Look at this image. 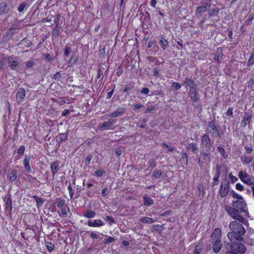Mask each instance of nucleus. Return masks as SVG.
Segmentation results:
<instances>
[{"instance_id":"f257e3e1","label":"nucleus","mask_w":254,"mask_h":254,"mask_svg":"<svg viewBox=\"0 0 254 254\" xmlns=\"http://www.w3.org/2000/svg\"><path fill=\"white\" fill-rule=\"evenodd\" d=\"M232 205L224 206L225 211L233 219L237 221L230 222L229 227L231 232L228 233L227 236L231 243H225L223 252L225 254H244L247 249L243 244L245 242L243 236L246 233V230L238 221L249 225L248 221L244 218L243 214L249 217L247 204L243 200H233Z\"/></svg>"},{"instance_id":"f03ea898","label":"nucleus","mask_w":254,"mask_h":254,"mask_svg":"<svg viewBox=\"0 0 254 254\" xmlns=\"http://www.w3.org/2000/svg\"><path fill=\"white\" fill-rule=\"evenodd\" d=\"M206 131L212 137H218L220 139L224 135L220 126L215 120L208 122Z\"/></svg>"},{"instance_id":"7ed1b4c3","label":"nucleus","mask_w":254,"mask_h":254,"mask_svg":"<svg viewBox=\"0 0 254 254\" xmlns=\"http://www.w3.org/2000/svg\"><path fill=\"white\" fill-rule=\"evenodd\" d=\"M212 143L209 135L203 134L201 137L200 151H211Z\"/></svg>"},{"instance_id":"20e7f679","label":"nucleus","mask_w":254,"mask_h":254,"mask_svg":"<svg viewBox=\"0 0 254 254\" xmlns=\"http://www.w3.org/2000/svg\"><path fill=\"white\" fill-rule=\"evenodd\" d=\"M230 192L229 182L226 179L222 181L219 191V194L221 198L227 196Z\"/></svg>"},{"instance_id":"39448f33","label":"nucleus","mask_w":254,"mask_h":254,"mask_svg":"<svg viewBox=\"0 0 254 254\" xmlns=\"http://www.w3.org/2000/svg\"><path fill=\"white\" fill-rule=\"evenodd\" d=\"M238 176L240 179L246 184L249 186L254 184V178L246 172L243 171L239 172Z\"/></svg>"},{"instance_id":"423d86ee","label":"nucleus","mask_w":254,"mask_h":254,"mask_svg":"<svg viewBox=\"0 0 254 254\" xmlns=\"http://www.w3.org/2000/svg\"><path fill=\"white\" fill-rule=\"evenodd\" d=\"M186 88L190 87V89H194L197 87L198 84L195 82V80L192 79L191 76L186 77L183 84Z\"/></svg>"},{"instance_id":"0eeeda50","label":"nucleus","mask_w":254,"mask_h":254,"mask_svg":"<svg viewBox=\"0 0 254 254\" xmlns=\"http://www.w3.org/2000/svg\"><path fill=\"white\" fill-rule=\"evenodd\" d=\"M189 96L192 102H197L199 101V92L197 91V87L194 89H190Z\"/></svg>"},{"instance_id":"6e6552de","label":"nucleus","mask_w":254,"mask_h":254,"mask_svg":"<svg viewBox=\"0 0 254 254\" xmlns=\"http://www.w3.org/2000/svg\"><path fill=\"white\" fill-rule=\"evenodd\" d=\"M252 115L249 112H245L243 119L241 123V126L245 127L247 125H250L252 122Z\"/></svg>"},{"instance_id":"1a4fd4ad","label":"nucleus","mask_w":254,"mask_h":254,"mask_svg":"<svg viewBox=\"0 0 254 254\" xmlns=\"http://www.w3.org/2000/svg\"><path fill=\"white\" fill-rule=\"evenodd\" d=\"M26 94V91L24 88H20L16 94V102L20 104L24 99Z\"/></svg>"},{"instance_id":"9d476101","label":"nucleus","mask_w":254,"mask_h":254,"mask_svg":"<svg viewBox=\"0 0 254 254\" xmlns=\"http://www.w3.org/2000/svg\"><path fill=\"white\" fill-rule=\"evenodd\" d=\"M114 120H109L108 121L105 122L103 124H100L98 126V129L100 130L107 129L114 126Z\"/></svg>"},{"instance_id":"9b49d317","label":"nucleus","mask_w":254,"mask_h":254,"mask_svg":"<svg viewBox=\"0 0 254 254\" xmlns=\"http://www.w3.org/2000/svg\"><path fill=\"white\" fill-rule=\"evenodd\" d=\"M16 58L13 56H9L7 58V62L12 70H16V67L19 65V63L15 60Z\"/></svg>"},{"instance_id":"f8f14e48","label":"nucleus","mask_w":254,"mask_h":254,"mask_svg":"<svg viewBox=\"0 0 254 254\" xmlns=\"http://www.w3.org/2000/svg\"><path fill=\"white\" fill-rule=\"evenodd\" d=\"M126 111L125 107L118 108L115 111L112 112L108 115L109 117L116 118L123 116Z\"/></svg>"},{"instance_id":"ddd939ff","label":"nucleus","mask_w":254,"mask_h":254,"mask_svg":"<svg viewBox=\"0 0 254 254\" xmlns=\"http://www.w3.org/2000/svg\"><path fill=\"white\" fill-rule=\"evenodd\" d=\"M221 230L220 228H215L211 234V238L213 241L221 240Z\"/></svg>"},{"instance_id":"4468645a","label":"nucleus","mask_w":254,"mask_h":254,"mask_svg":"<svg viewBox=\"0 0 254 254\" xmlns=\"http://www.w3.org/2000/svg\"><path fill=\"white\" fill-rule=\"evenodd\" d=\"M88 226L89 227H101L104 225V223L101 220H89L87 222Z\"/></svg>"},{"instance_id":"2eb2a0df","label":"nucleus","mask_w":254,"mask_h":254,"mask_svg":"<svg viewBox=\"0 0 254 254\" xmlns=\"http://www.w3.org/2000/svg\"><path fill=\"white\" fill-rule=\"evenodd\" d=\"M60 161H56L53 162L50 166V168L51 169V171L53 174V177L57 174L58 171L60 170L59 168Z\"/></svg>"},{"instance_id":"dca6fc26","label":"nucleus","mask_w":254,"mask_h":254,"mask_svg":"<svg viewBox=\"0 0 254 254\" xmlns=\"http://www.w3.org/2000/svg\"><path fill=\"white\" fill-rule=\"evenodd\" d=\"M213 242V251L215 253L217 254L220 252L222 248L221 240H214Z\"/></svg>"},{"instance_id":"f3484780","label":"nucleus","mask_w":254,"mask_h":254,"mask_svg":"<svg viewBox=\"0 0 254 254\" xmlns=\"http://www.w3.org/2000/svg\"><path fill=\"white\" fill-rule=\"evenodd\" d=\"M200 155L203 156V160L209 163L211 160V153L209 151H200Z\"/></svg>"},{"instance_id":"a211bd4d","label":"nucleus","mask_w":254,"mask_h":254,"mask_svg":"<svg viewBox=\"0 0 254 254\" xmlns=\"http://www.w3.org/2000/svg\"><path fill=\"white\" fill-rule=\"evenodd\" d=\"M143 204L145 206H149L153 204V200L147 194H145L143 196Z\"/></svg>"},{"instance_id":"6ab92c4d","label":"nucleus","mask_w":254,"mask_h":254,"mask_svg":"<svg viewBox=\"0 0 254 254\" xmlns=\"http://www.w3.org/2000/svg\"><path fill=\"white\" fill-rule=\"evenodd\" d=\"M30 159L31 157L30 155H26L23 160L24 168L25 169V171H27V172H30V166L29 164Z\"/></svg>"},{"instance_id":"aec40b11","label":"nucleus","mask_w":254,"mask_h":254,"mask_svg":"<svg viewBox=\"0 0 254 254\" xmlns=\"http://www.w3.org/2000/svg\"><path fill=\"white\" fill-rule=\"evenodd\" d=\"M105 70L104 67L99 66L97 69V78L100 79L99 82H102L104 77V71Z\"/></svg>"},{"instance_id":"412c9836","label":"nucleus","mask_w":254,"mask_h":254,"mask_svg":"<svg viewBox=\"0 0 254 254\" xmlns=\"http://www.w3.org/2000/svg\"><path fill=\"white\" fill-rule=\"evenodd\" d=\"M60 35V29L59 27H55L52 32V37L53 41L56 40L58 41V37Z\"/></svg>"},{"instance_id":"4be33fe9","label":"nucleus","mask_w":254,"mask_h":254,"mask_svg":"<svg viewBox=\"0 0 254 254\" xmlns=\"http://www.w3.org/2000/svg\"><path fill=\"white\" fill-rule=\"evenodd\" d=\"M159 43L164 51L166 50L169 46L168 41L163 37H161L159 39Z\"/></svg>"},{"instance_id":"5701e85b","label":"nucleus","mask_w":254,"mask_h":254,"mask_svg":"<svg viewBox=\"0 0 254 254\" xmlns=\"http://www.w3.org/2000/svg\"><path fill=\"white\" fill-rule=\"evenodd\" d=\"M5 202L6 208L9 209V212H11L12 211V199L11 194H9L7 195Z\"/></svg>"},{"instance_id":"b1692460","label":"nucleus","mask_w":254,"mask_h":254,"mask_svg":"<svg viewBox=\"0 0 254 254\" xmlns=\"http://www.w3.org/2000/svg\"><path fill=\"white\" fill-rule=\"evenodd\" d=\"M96 214L95 211L90 209H87L84 211L83 216L88 218H92L96 216Z\"/></svg>"},{"instance_id":"393cba45","label":"nucleus","mask_w":254,"mask_h":254,"mask_svg":"<svg viewBox=\"0 0 254 254\" xmlns=\"http://www.w3.org/2000/svg\"><path fill=\"white\" fill-rule=\"evenodd\" d=\"M208 9V8L200 4V6L196 7L195 9V13L196 15L199 14L201 15L202 13L206 12Z\"/></svg>"},{"instance_id":"a878e982","label":"nucleus","mask_w":254,"mask_h":254,"mask_svg":"<svg viewBox=\"0 0 254 254\" xmlns=\"http://www.w3.org/2000/svg\"><path fill=\"white\" fill-rule=\"evenodd\" d=\"M9 11L7 4L5 2L0 3V14H2L7 13Z\"/></svg>"},{"instance_id":"bb28decb","label":"nucleus","mask_w":254,"mask_h":254,"mask_svg":"<svg viewBox=\"0 0 254 254\" xmlns=\"http://www.w3.org/2000/svg\"><path fill=\"white\" fill-rule=\"evenodd\" d=\"M220 11V9L218 7L208 9V14L209 17H212L213 16L217 15Z\"/></svg>"},{"instance_id":"cd10ccee","label":"nucleus","mask_w":254,"mask_h":254,"mask_svg":"<svg viewBox=\"0 0 254 254\" xmlns=\"http://www.w3.org/2000/svg\"><path fill=\"white\" fill-rule=\"evenodd\" d=\"M17 178V171L13 169L11 170V173L9 175V180L11 182H14Z\"/></svg>"},{"instance_id":"c85d7f7f","label":"nucleus","mask_w":254,"mask_h":254,"mask_svg":"<svg viewBox=\"0 0 254 254\" xmlns=\"http://www.w3.org/2000/svg\"><path fill=\"white\" fill-rule=\"evenodd\" d=\"M25 150V147L24 145H21L17 150V154L20 155L18 156V155H16L15 158L16 160L19 159L24 153Z\"/></svg>"},{"instance_id":"c756f323","label":"nucleus","mask_w":254,"mask_h":254,"mask_svg":"<svg viewBox=\"0 0 254 254\" xmlns=\"http://www.w3.org/2000/svg\"><path fill=\"white\" fill-rule=\"evenodd\" d=\"M198 147L193 142L189 143L187 147V150H190L193 153H195L196 151L198 150Z\"/></svg>"},{"instance_id":"7c9ffc66","label":"nucleus","mask_w":254,"mask_h":254,"mask_svg":"<svg viewBox=\"0 0 254 254\" xmlns=\"http://www.w3.org/2000/svg\"><path fill=\"white\" fill-rule=\"evenodd\" d=\"M32 197L35 200L36 202V205L38 208L42 206L44 202V199L42 198L39 197L37 195H33Z\"/></svg>"},{"instance_id":"2f4dec72","label":"nucleus","mask_w":254,"mask_h":254,"mask_svg":"<svg viewBox=\"0 0 254 254\" xmlns=\"http://www.w3.org/2000/svg\"><path fill=\"white\" fill-rule=\"evenodd\" d=\"M155 221L152 218L148 217H142L140 219V221L144 224H151Z\"/></svg>"},{"instance_id":"473e14b6","label":"nucleus","mask_w":254,"mask_h":254,"mask_svg":"<svg viewBox=\"0 0 254 254\" xmlns=\"http://www.w3.org/2000/svg\"><path fill=\"white\" fill-rule=\"evenodd\" d=\"M230 195L233 198L237 199V200H242L244 199V198L242 195L238 194L233 190L230 191Z\"/></svg>"},{"instance_id":"72a5a7b5","label":"nucleus","mask_w":254,"mask_h":254,"mask_svg":"<svg viewBox=\"0 0 254 254\" xmlns=\"http://www.w3.org/2000/svg\"><path fill=\"white\" fill-rule=\"evenodd\" d=\"M198 195L200 197H203L204 194V189L202 185L199 184L198 186Z\"/></svg>"},{"instance_id":"f704fd0d","label":"nucleus","mask_w":254,"mask_h":254,"mask_svg":"<svg viewBox=\"0 0 254 254\" xmlns=\"http://www.w3.org/2000/svg\"><path fill=\"white\" fill-rule=\"evenodd\" d=\"M147 164L148 165V168H150L152 170L156 167L157 163L155 159L151 158L149 160Z\"/></svg>"},{"instance_id":"c9c22d12","label":"nucleus","mask_w":254,"mask_h":254,"mask_svg":"<svg viewBox=\"0 0 254 254\" xmlns=\"http://www.w3.org/2000/svg\"><path fill=\"white\" fill-rule=\"evenodd\" d=\"M71 51V48L70 45L69 43H68L66 45L65 47V49L64 51V56L65 57H68Z\"/></svg>"},{"instance_id":"e433bc0d","label":"nucleus","mask_w":254,"mask_h":254,"mask_svg":"<svg viewBox=\"0 0 254 254\" xmlns=\"http://www.w3.org/2000/svg\"><path fill=\"white\" fill-rule=\"evenodd\" d=\"M24 42L26 43V47H30L33 45L32 42L31 41L27 40V38H24L18 43V45H22Z\"/></svg>"},{"instance_id":"4c0bfd02","label":"nucleus","mask_w":254,"mask_h":254,"mask_svg":"<svg viewBox=\"0 0 254 254\" xmlns=\"http://www.w3.org/2000/svg\"><path fill=\"white\" fill-rule=\"evenodd\" d=\"M77 58L75 55H72L70 59L68 62V64L69 66H71L73 64H75L77 61Z\"/></svg>"},{"instance_id":"58836bf2","label":"nucleus","mask_w":254,"mask_h":254,"mask_svg":"<svg viewBox=\"0 0 254 254\" xmlns=\"http://www.w3.org/2000/svg\"><path fill=\"white\" fill-rule=\"evenodd\" d=\"M68 133H61L59 136V139L60 142L65 141L67 139Z\"/></svg>"},{"instance_id":"ea45409f","label":"nucleus","mask_w":254,"mask_h":254,"mask_svg":"<svg viewBox=\"0 0 254 254\" xmlns=\"http://www.w3.org/2000/svg\"><path fill=\"white\" fill-rule=\"evenodd\" d=\"M222 58V53L221 51L219 52L217 51V52L215 54V56L214 58V60L217 61L218 62H220V60Z\"/></svg>"},{"instance_id":"a19ab883","label":"nucleus","mask_w":254,"mask_h":254,"mask_svg":"<svg viewBox=\"0 0 254 254\" xmlns=\"http://www.w3.org/2000/svg\"><path fill=\"white\" fill-rule=\"evenodd\" d=\"M188 158L189 157L187 153L183 152L182 153L181 160H182L184 163H185L186 165H187L188 164Z\"/></svg>"},{"instance_id":"79ce46f5","label":"nucleus","mask_w":254,"mask_h":254,"mask_svg":"<svg viewBox=\"0 0 254 254\" xmlns=\"http://www.w3.org/2000/svg\"><path fill=\"white\" fill-rule=\"evenodd\" d=\"M254 64V50L253 53H252L250 58L248 61L247 65L250 66Z\"/></svg>"},{"instance_id":"37998d69","label":"nucleus","mask_w":254,"mask_h":254,"mask_svg":"<svg viewBox=\"0 0 254 254\" xmlns=\"http://www.w3.org/2000/svg\"><path fill=\"white\" fill-rule=\"evenodd\" d=\"M218 151L220 154L225 158H226L228 157V155L226 154L225 150L224 148L221 146L218 147Z\"/></svg>"},{"instance_id":"c03bdc74","label":"nucleus","mask_w":254,"mask_h":254,"mask_svg":"<svg viewBox=\"0 0 254 254\" xmlns=\"http://www.w3.org/2000/svg\"><path fill=\"white\" fill-rule=\"evenodd\" d=\"M64 204H65V200L64 199H63L61 198H59L57 199V207L58 208L62 207L63 206H64Z\"/></svg>"},{"instance_id":"a18cd8bd","label":"nucleus","mask_w":254,"mask_h":254,"mask_svg":"<svg viewBox=\"0 0 254 254\" xmlns=\"http://www.w3.org/2000/svg\"><path fill=\"white\" fill-rule=\"evenodd\" d=\"M27 5V2H23L18 6V11L19 12H22L24 11V8L26 7Z\"/></svg>"},{"instance_id":"49530a36","label":"nucleus","mask_w":254,"mask_h":254,"mask_svg":"<svg viewBox=\"0 0 254 254\" xmlns=\"http://www.w3.org/2000/svg\"><path fill=\"white\" fill-rule=\"evenodd\" d=\"M93 155L92 154H89L86 157V158L84 160V162H85V164L86 166H88L90 164V161H91V159L93 158Z\"/></svg>"},{"instance_id":"de8ad7c7","label":"nucleus","mask_w":254,"mask_h":254,"mask_svg":"<svg viewBox=\"0 0 254 254\" xmlns=\"http://www.w3.org/2000/svg\"><path fill=\"white\" fill-rule=\"evenodd\" d=\"M162 172L158 171L157 170H155L153 173V177L155 179L160 178L162 175Z\"/></svg>"},{"instance_id":"09e8293b","label":"nucleus","mask_w":254,"mask_h":254,"mask_svg":"<svg viewBox=\"0 0 254 254\" xmlns=\"http://www.w3.org/2000/svg\"><path fill=\"white\" fill-rule=\"evenodd\" d=\"M202 250V245L198 244L195 246L193 253L194 254H199Z\"/></svg>"},{"instance_id":"8fccbe9b","label":"nucleus","mask_w":254,"mask_h":254,"mask_svg":"<svg viewBox=\"0 0 254 254\" xmlns=\"http://www.w3.org/2000/svg\"><path fill=\"white\" fill-rule=\"evenodd\" d=\"M241 161L243 163L248 164L252 161V159L250 157L243 156L241 157Z\"/></svg>"},{"instance_id":"3c124183","label":"nucleus","mask_w":254,"mask_h":254,"mask_svg":"<svg viewBox=\"0 0 254 254\" xmlns=\"http://www.w3.org/2000/svg\"><path fill=\"white\" fill-rule=\"evenodd\" d=\"M105 220L106 221H109V224H110V225H111L112 224H114V223H116L115 220L113 218V217L112 216H110V215L107 216L105 217Z\"/></svg>"},{"instance_id":"603ef678","label":"nucleus","mask_w":254,"mask_h":254,"mask_svg":"<svg viewBox=\"0 0 254 254\" xmlns=\"http://www.w3.org/2000/svg\"><path fill=\"white\" fill-rule=\"evenodd\" d=\"M46 246L47 247V250L49 252H51L53 251L54 248V245L51 242H46Z\"/></svg>"},{"instance_id":"864d4df0","label":"nucleus","mask_w":254,"mask_h":254,"mask_svg":"<svg viewBox=\"0 0 254 254\" xmlns=\"http://www.w3.org/2000/svg\"><path fill=\"white\" fill-rule=\"evenodd\" d=\"M105 173V171L101 170H97L94 173V175L97 177H101L103 174Z\"/></svg>"},{"instance_id":"5fc2aeb1","label":"nucleus","mask_w":254,"mask_h":254,"mask_svg":"<svg viewBox=\"0 0 254 254\" xmlns=\"http://www.w3.org/2000/svg\"><path fill=\"white\" fill-rule=\"evenodd\" d=\"M68 190H69V195L70 197V198L72 199L73 197V195L74 193V190H72L70 183H69L68 187H67Z\"/></svg>"},{"instance_id":"6e6d98bb","label":"nucleus","mask_w":254,"mask_h":254,"mask_svg":"<svg viewBox=\"0 0 254 254\" xmlns=\"http://www.w3.org/2000/svg\"><path fill=\"white\" fill-rule=\"evenodd\" d=\"M42 56L49 62L52 61L53 60L51 55L49 53L43 54Z\"/></svg>"},{"instance_id":"4d7b16f0","label":"nucleus","mask_w":254,"mask_h":254,"mask_svg":"<svg viewBox=\"0 0 254 254\" xmlns=\"http://www.w3.org/2000/svg\"><path fill=\"white\" fill-rule=\"evenodd\" d=\"M115 241V238L111 237H109L107 239H106L105 240L104 243L105 245H107L110 243H112L114 242Z\"/></svg>"},{"instance_id":"13d9d810","label":"nucleus","mask_w":254,"mask_h":254,"mask_svg":"<svg viewBox=\"0 0 254 254\" xmlns=\"http://www.w3.org/2000/svg\"><path fill=\"white\" fill-rule=\"evenodd\" d=\"M142 15L144 16V20L149 22L150 20V15L148 11H146L145 13H142Z\"/></svg>"},{"instance_id":"bf43d9fd","label":"nucleus","mask_w":254,"mask_h":254,"mask_svg":"<svg viewBox=\"0 0 254 254\" xmlns=\"http://www.w3.org/2000/svg\"><path fill=\"white\" fill-rule=\"evenodd\" d=\"M233 109L231 107H229L226 112V115L229 116V118L233 117Z\"/></svg>"},{"instance_id":"052dcab7","label":"nucleus","mask_w":254,"mask_h":254,"mask_svg":"<svg viewBox=\"0 0 254 254\" xmlns=\"http://www.w3.org/2000/svg\"><path fill=\"white\" fill-rule=\"evenodd\" d=\"M27 179L30 183H35L37 181L35 177H33L30 175H27Z\"/></svg>"},{"instance_id":"680f3d73","label":"nucleus","mask_w":254,"mask_h":254,"mask_svg":"<svg viewBox=\"0 0 254 254\" xmlns=\"http://www.w3.org/2000/svg\"><path fill=\"white\" fill-rule=\"evenodd\" d=\"M155 106L150 105L148 106L146 110L144 111V114L150 113L152 111L155 109Z\"/></svg>"},{"instance_id":"e2e57ef3","label":"nucleus","mask_w":254,"mask_h":254,"mask_svg":"<svg viewBox=\"0 0 254 254\" xmlns=\"http://www.w3.org/2000/svg\"><path fill=\"white\" fill-rule=\"evenodd\" d=\"M153 75L156 77H160V74L159 73V70L157 67L153 68Z\"/></svg>"},{"instance_id":"0e129e2a","label":"nucleus","mask_w":254,"mask_h":254,"mask_svg":"<svg viewBox=\"0 0 254 254\" xmlns=\"http://www.w3.org/2000/svg\"><path fill=\"white\" fill-rule=\"evenodd\" d=\"M222 166L217 164L216 166V171H215V174H217L218 175H220L221 174V170Z\"/></svg>"},{"instance_id":"69168bd1","label":"nucleus","mask_w":254,"mask_h":254,"mask_svg":"<svg viewBox=\"0 0 254 254\" xmlns=\"http://www.w3.org/2000/svg\"><path fill=\"white\" fill-rule=\"evenodd\" d=\"M162 145L163 146L167 147L168 149V151L169 152H172V151H173L175 149V147H172L171 146H169L167 143H164V142L162 143Z\"/></svg>"},{"instance_id":"338daca9","label":"nucleus","mask_w":254,"mask_h":254,"mask_svg":"<svg viewBox=\"0 0 254 254\" xmlns=\"http://www.w3.org/2000/svg\"><path fill=\"white\" fill-rule=\"evenodd\" d=\"M172 86L175 88L176 90H179L181 88V85L176 82H174L172 84Z\"/></svg>"},{"instance_id":"774afa93","label":"nucleus","mask_w":254,"mask_h":254,"mask_svg":"<svg viewBox=\"0 0 254 254\" xmlns=\"http://www.w3.org/2000/svg\"><path fill=\"white\" fill-rule=\"evenodd\" d=\"M34 64V62L33 61H29L26 64V66L27 68H29L32 67Z\"/></svg>"}]
</instances>
